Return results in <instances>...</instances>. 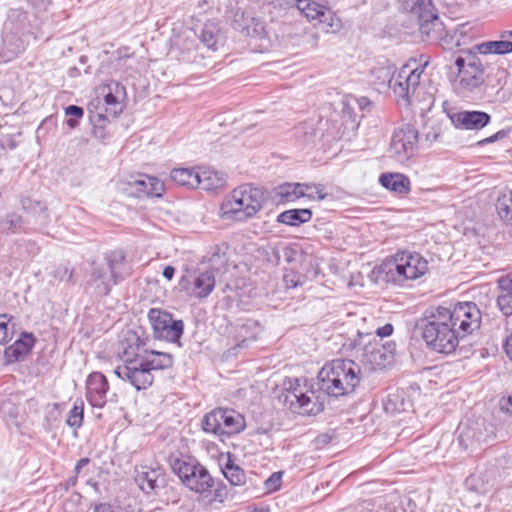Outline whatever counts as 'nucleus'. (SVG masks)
<instances>
[{
  "label": "nucleus",
  "mask_w": 512,
  "mask_h": 512,
  "mask_svg": "<svg viewBox=\"0 0 512 512\" xmlns=\"http://www.w3.org/2000/svg\"><path fill=\"white\" fill-rule=\"evenodd\" d=\"M0 145L3 149L13 150L17 147L18 143L15 140L14 135H5L0 141Z\"/></svg>",
  "instance_id": "nucleus-58"
},
{
  "label": "nucleus",
  "mask_w": 512,
  "mask_h": 512,
  "mask_svg": "<svg viewBox=\"0 0 512 512\" xmlns=\"http://www.w3.org/2000/svg\"><path fill=\"white\" fill-rule=\"evenodd\" d=\"M500 293L497 297V305L500 311L506 315H512V273L498 280Z\"/></svg>",
  "instance_id": "nucleus-31"
},
{
  "label": "nucleus",
  "mask_w": 512,
  "mask_h": 512,
  "mask_svg": "<svg viewBox=\"0 0 512 512\" xmlns=\"http://www.w3.org/2000/svg\"><path fill=\"white\" fill-rule=\"evenodd\" d=\"M105 261L114 278V283H119L124 279L123 270L126 265V255L122 250H114L105 254Z\"/></svg>",
  "instance_id": "nucleus-32"
},
{
  "label": "nucleus",
  "mask_w": 512,
  "mask_h": 512,
  "mask_svg": "<svg viewBox=\"0 0 512 512\" xmlns=\"http://www.w3.org/2000/svg\"><path fill=\"white\" fill-rule=\"evenodd\" d=\"M84 419V402L81 399L75 401L73 408L69 411L66 424L74 429L82 426Z\"/></svg>",
  "instance_id": "nucleus-45"
},
{
  "label": "nucleus",
  "mask_w": 512,
  "mask_h": 512,
  "mask_svg": "<svg viewBox=\"0 0 512 512\" xmlns=\"http://www.w3.org/2000/svg\"><path fill=\"white\" fill-rule=\"evenodd\" d=\"M169 462L172 471L189 490L198 494L211 492L215 485L214 478L197 459L179 453L172 454Z\"/></svg>",
  "instance_id": "nucleus-5"
},
{
  "label": "nucleus",
  "mask_w": 512,
  "mask_h": 512,
  "mask_svg": "<svg viewBox=\"0 0 512 512\" xmlns=\"http://www.w3.org/2000/svg\"><path fill=\"white\" fill-rule=\"evenodd\" d=\"M201 427L205 433L223 439L242 432L246 427V421L245 417L238 411L219 407L203 416Z\"/></svg>",
  "instance_id": "nucleus-8"
},
{
  "label": "nucleus",
  "mask_w": 512,
  "mask_h": 512,
  "mask_svg": "<svg viewBox=\"0 0 512 512\" xmlns=\"http://www.w3.org/2000/svg\"><path fill=\"white\" fill-rule=\"evenodd\" d=\"M283 391L278 395V401L293 413L301 415H317L324 410V403L318 401L314 392L311 396L303 391L301 380L298 378L284 381Z\"/></svg>",
  "instance_id": "nucleus-9"
},
{
  "label": "nucleus",
  "mask_w": 512,
  "mask_h": 512,
  "mask_svg": "<svg viewBox=\"0 0 512 512\" xmlns=\"http://www.w3.org/2000/svg\"><path fill=\"white\" fill-rule=\"evenodd\" d=\"M424 67L411 69L409 65H404L397 74L394 82L393 91L396 96L409 101L410 96L414 94L420 84V77Z\"/></svg>",
  "instance_id": "nucleus-17"
},
{
  "label": "nucleus",
  "mask_w": 512,
  "mask_h": 512,
  "mask_svg": "<svg viewBox=\"0 0 512 512\" xmlns=\"http://www.w3.org/2000/svg\"><path fill=\"white\" fill-rule=\"evenodd\" d=\"M148 318L156 339L177 344L179 347L182 346L180 341L184 332L182 320H175L171 313L157 308L150 309Z\"/></svg>",
  "instance_id": "nucleus-14"
},
{
  "label": "nucleus",
  "mask_w": 512,
  "mask_h": 512,
  "mask_svg": "<svg viewBox=\"0 0 512 512\" xmlns=\"http://www.w3.org/2000/svg\"><path fill=\"white\" fill-rule=\"evenodd\" d=\"M475 48L480 54L483 55H504L512 52V41L503 39L497 41H487L476 45Z\"/></svg>",
  "instance_id": "nucleus-38"
},
{
  "label": "nucleus",
  "mask_w": 512,
  "mask_h": 512,
  "mask_svg": "<svg viewBox=\"0 0 512 512\" xmlns=\"http://www.w3.org/2000/svg\"><path fill=\"white\" fill-rule=\"evenodd\" d=\"M199 185L203 190L212 191L221 188L226 183L224 173L214 170H202L199 172Z\"/></svg>",
  "instance_id": "nucleus-37"
},
{
  "label": "nucleus",
  "mask_w": 512,
  "mask_h": 512,
  "mask_svg": "<svg viewBox=\"0 0 512 512\" xmlns=\"http://www.w3.org/2000/svg\"><path fill=\"white\" fill-rule=\"evenodd\" d=\"M331 440V435H329L328 433H322L315 438L314 443L318 449H321L325 447L327 444H329Z\"/></svg>",
  "instance_id": "nucleus-60"
},
{
  "label": "nucleus",
  "mask_w": 512,
  "mask_h": 512,
  "mask_svg": "<svg viewBox=\"0 0 512 512\" xmlns=\"http://www.w3.org/2000/svg\"><path fill=\"white\" fill-rule=\"evenodd\" d=\"M262 203V190L246 184L233 190L231 197L221 204V211L223 216L231 215L242 221L254 216L262 208Z\"/></svg>",
  "instance_id": "nucleus-7"
},
{
  "label": "nucleus",
  "mask_w": 512,
  "mask_h": 512,
  "mask_svg": "<svg viewBox=\"0 0 512 512\" xmlns=\"http://www.w3.org/2000/svg\"><path fill=\"white\" fill-rule=\"evenodd\" d=\"M313 213L308 208L289 209L277 216V222L288 226H300L312 219Z\"/></svg>",
  "instance_id": "nucleus-34"
},
{
  "label": "nucleus",
  "mask_w": 512,
  "mask_h": 512,
  "mask_svg": "<svg viewBox=\"0 0 512 512\" xmlns=\"http://www.w3.org/2000/svg\"><path fill=\"white\" fill-rule=\"evenodd\" d=\"M265 260L271 266H278L281 263V249L280 245L270 246L264 250Z\"/></svg>",
  "instance_id": "nucleus-51"
},
{
  "label": "nucleus",
  "mask_w": 512,
  "mask_h": 512,
  "mask_svg": "<svg viewBox=\"0 0 512 512\" xmlns=\"http://www.w3.org/2000/svg\"><path fill=\"white\" fill-rule=\"evenodd\" d=\"M72 276L73 272L67 266H59L55 270V277H57L60 281L71 282Z\"/></svg>",
  "instance_id": "nucleus-57"
},
{
  "label": "nucleus",
  "mask_w": 512,
  "mask_h": 512,
  "mask_svg": "<svg viewBox=\"0 0 512 512\" xmlns=\"http://www.w3.org/2000/svg\"><path fill=\"white\" fill-rule=\"evenodd\" d=\"M408 403L405 401L402 392L389 393L383 401V408L386 413L395 414L406 410Z\"/></svg>",
  "instance_id": "nucleus-41"
},
{
  "label": "nucleus",
  "mask_w": 512,
  "mask_h": 512,
  "mask_svg": "<svg viewBox=\"0 0 512 512\" xmlns=\"http://www.w3.org/2000/svg\"><path fill=\"white\" fill-rule=\"evenodd\" d=\"M134 480L146 494L157 493L167 483L166 474L160 467L141 466L135 470Z\"/></svg>",
  "instance_id": "nucleus-18"
},
{
  "label": "nucleus",
  "mask_w": 512,
  "mask_h": 512,
  "mask_svg": "<svg viewBox=\"0 0 512 512\" xmlns=\"http://www.w3.org/2000/svg\"><path fill=\"white\" fill-rule=\"evenodd\" d=\"M496 210L501 220L512 226V191L502 194L496 202Z\"/></svg>",
  "instance_id": "nucleus-40"
},
{
  "label": "nucleus",
  "mask_w": 512,
  "mask_h": 512,
  "mask_svg": "<svg viewBox=\"0 0 512 512\" xmlns=\"http://www.w3.org/2000/svg\"><path fill=\"white\" fill-rule=\"evenodd\" d=\"M282 477V471L272 473L264 482L266 490L269 492H275L279 490L282 483Z\"/></svg>",
  "instance_id": "nucleus-52"
},
{
  "label": "nucleus",
  "mask_w": 512,
  "mask_h": 512,
  "mask_svg": "<svg viewBox=\"0 0 512 512\" xmlns=\"http://www.w3.org/2000/svg\"><path fill=\"white\" fill-rule=\"evenodd\" d=\"M293 183H283L275 189V197L279 203H289L294 201Z\"/></svg>",
  "instance_id": "nucleus-49"
},
{
  "label": "nucleus",
  "mask_w": 512,
  "mask_h": 512,
  "mask_svg": "<svg viewBox=\"0 0 512 512\" xmlns=\"http://www.w3.org/2000/svg\"><path fill=\"white\" fill-rule=\"evenodd\" d=\"M452 124L457 129L480 130L486 127L490 121V114L483 111H459L449 115Z\"/></svg>",
  "instance_id": "nucleus-22"
},
{
  "label": "nucleus",
  "mask_w": 512,
  "mask_h": 512,
  "mask_svg": "<svg viewBox=\"0 0 512 512\" xmlns=\"http://www.w3.org/2000/svg\"><path fill=\"white\" fill-rule=\"evenodd\" d=\"M457 77L454 88L458 94L468 97L481 90L485 83V67L477 53L467 50L455 59Z\"/></svg>",
  "instance_id": "nucleus-6"
},
{
  "label": "nucleus",
  "mask_w": 512,
  "mask_h": 512,
  "mask_svg": "<svg viewBox=\"0 0 512 512\" xmlns=\"http://www.w3.org/2000/svg\"><path fill=\"white\" fill-rule=\"evenodd\" d=\"M265 3L277 10L293 8L295 0H265Z\"/></svg>",
  "instance_id": "nucleus-56"
},
{
  "label": "nucleus",
  "mask_w": 512,
  "mask_h": 512,
  "mask_svg": "<svg viewBox=\"0 0 512 512\" xmlns=\"http://www.w3.org/2000/svg\"><path fill=\"white\" fill-rule=\"evenodd\" d=\"M328 193L326 192L323 184L307 183V189H305V198L311 201H322L326 199Z\"/></svg>",
  "instance_id": "nucleus-48"
},
{
  "label": "nucleus",
  "mask_w": 512,
  "mask_h": 512,
  "mask_svg": "<svg viewBox=\"0 0 512 512\" xmlns=\"http://www.w3.org/2000/svg\"><path fill=\"white\" fill-rule=\"evenodd\" d=\"M89 283L92 284L97 290V293L102 296L108 295L112 286L118 284L114 283V278H111V274L107 275L103 267H95L92 270Z\"/></svg>",
  "instance_id": "nucleus-35"
},
{
  "label": "nucleus",
  "mask_w": 512,
  "mask_h": 512,
  "mask_svg": "<svg viewBox=\"0 0 512 512\" xmlns=\"http://www.w3.org/2000/svg\"><path fill=\"white\" fill-rule=\"evenodd\" d=\"M503 348L508 358L512 362V333L508 335L503 343Z\"/></svg>",
  "instance_id": "nucleus-63"
},
{
  "label": "nucleus",
  "mask_w": 512,
  "mask_h": 512,
  "mask_svg": "<svg viewBox=\"0 0 512 512\" xmlns=\"http://www.w3.org/2000/svg\"><path fill=\"white\" fill-rule=\"evenodd\" d=\"M442 311L461 339L480 329L482 313L475 302H457L452 308L442 307Z\"/></svg>",
  "instance_id": "nucleus-12"
},
{
  "label": "nucleus",
  "mask_w": 512,
  "mask_h": 512,
  "mask_svg": "<svg viewBox=\"0 0 512 512\" xmlns=\"http://www.w3.org/2000/svg\"><path fill=\"white\" fill-rule=\"evenodd\" d=\"M294 7L308 20H318L324 24L327 32H336L341 28V21L334 18L332 12L324 5L312 0H295Z\"/></svg>",
  "instance_id": "nucleus-15"
},
{
  "label": "nucleus",
  "mask_w": 512,
  "mask_h": 512,
  "mask_svg": "<svg viewBox=\"0 0 512 512\" xmlns=\"http://www.w3.org/2000/svg\"><path fill=\"white\" fill-rule=\"evenodd\" d=\"M179 286L188 295L198 299L206 298L215 287V276L211 271H205L194 276H182Z\"/></svg>",
  "instance_id": "nucleus-16"
},
{
  "label": "nucleus",
  "mask_w": 512,
  "mask_h": 512,
  "mask_svg": "<svg viewBox=\"0 0 512 512\" xmlns=\"http://www.w3.org/2000/svg\"><path fill=\"white\" fill-rule=\"evenodd\" d=\"M108 89V93L104 96V102L106 105L105 111L116 118L124 109V105L120 98L125 95V88L120 83L113 82L108 85Z\"/></svg>",
  "instance_id": "nucleus-29"
},
{
  "label": "nucleus",
  "mask_w": 512,
  "mask_h": 512,
  "mask_svg": "<svg viewBox=\"0 0 512 512\" xmlns=\"http://www.w3.org/2000/svg\"><path fill=\"white\" fill-rule=\"evenodd\" d=\"M351 347L362 351V361L371 366V369H382L394 360L395 343H382L371 333L357 331V338L352 340Z\"/></svg>",
  "instance_id": "nucleus-10"
},
{
  "label": "nucleus",
  "mask_w": 512,
  "mask_h": 512,
  "mask_svg": "<svg viewBox=\"0 0 512 512\" xmlns=\"http://www.w3.org/2000/svg\"><path fill=\"white\" fill-rule=\"evenodd\" d=\"M203 49L206 51H216L220 39V28L217 23L208 21L202 26L198 35Z\"/></svg>",
  "instance_id": "nucleus-33"
},
{
  "label": "nucleus",
  "mask_w": 512,
  "mask_h": 512,
  "mask_svg": "<svg viewBox=\"0 0 512 512\" xmlns=\"http://www.w3.org/2000/svg\"><path fill=\"white\" fill-rule=\"evenodd\" d=\"M261 328L257 321L246 319L239 321L235 326V339L239 340L234 349L245 348L248 342L255 341Z\"/></svg>",
  "instance_id": "nucleus-28"
},
{
  "label": "nucleus",
  "mask_w": 512,
  "mask_h": 512,
  "mask_svg": "<svg viewBox=\"0 0 512 512\" xmlns=\"http://www.w3.org/2000/svg\"><path fill=\"white\" fill-rule=\"evenodd\" d=\"M94 512H116V510L108 503H99L94 506Z\"/></svg>",
  "instance_id": "nucleus-64"
},
{
  "label": "nucleus",
  "mask_w": 512,
  "mask_h": 512,
  "mask_svg": "<svg viewBox=\"0 0 512 512\" xmlns=\"http://www.w3.org/2000/svg\"><path fill=\"white\" fill-rule=\"evenodd\" d=\"M393 325L390 323L385 324L384 326L378 328L376 330V338L380 337L379 339L382 340L383 337H388L393 333Z\"/></svg>",
  "instance_id": "nucleus-61"
},
{
  "label": "nucleus",
  "mask_w": 512,
  "mask_h": 512,
  "mask_svg": "<svg viewBox=\"0 0 512 512\" xmlns=\"http://www.w3.org/2000/svg\"><path fill=\"white\" fill-rule=\"evenodd\" d=\"M511 131H512L511 128L501 129L498 132H496L495 134L491 135L490 137H487V138L479 141L478 145L483 146V145L494 143L496 141L507 138L510 135Z\"/></svg>",
  "instance_id": "nucleus-53"
},
{
  "label": "nucleus",
  "mask_w": 512,
  "mask_h": 512,
  "mask_svg": "<svg viewBox=\"0 0 512 512\" xmlns=\"http://www.w3.org/2000/svg\"><path fill=\"white\" fill-rule=\"evenodd\" d=\"M232 25L235 30L249 37L262 38L266 34L264 22L245 11L235 12Z\"/></svg>",
  "instance_id": "nucleus-24"
},
{
  "label": "nucleus",
  "mask_w": 512,
  "mask_h": 512,
  "mask_svg": "<svg viewBox=\"0 0 512 512\" xmlns=\"http://www.w3.org/2000/svg\"><path fill=\"white\" fill-rule=\"evenodd\" d=\"M442 316V306L430 307L425 310L417 325L428 348L438 353L451 354L461 338L450 321Z\"/></svg>",
  "instance_id": "nucleus-2"
},
{
  "label": "nucleus",
  "mask_w": 512,
  "mask_h": 512,
  "mask_svg": "<svg viewBox=\"0 0 512 512\" xmlns=\"http://www.w3.org/2000/svg\"><path fill=\"white\" fill-rule=\"evenodd\" d=\"M91 122L93 124V135L94 137L104 140L108 137V133L105 130V122L107 120L106 115L101 113H97L95 115L90 116Z\"/></svg>",
  "instance_id": "nucleus-47"
},
{
  "label": "nucleus",
  "mask_w": 512,
  "mask_h": 512,
  "mask_svg": "<svg viewBox=\"0 0 512 512\" xmlns=\"http://www.w3.org/2000/svg\"><path fill=\"white\" fill-rule=\"evenodd\" d=\"M401 251L386 258L378 266V276L386 283L402 285L407 281V274L402 262Z\"/></svg>",
  "instance_id": "nucleus-19"
},
{
  "label": "nucleus",
  "mask_w": 512,
  "mask_h": 512,
  "mask_svg": "<svg viewBox=\"0 0 512 512\" xmlns=\"http://www.w3.org/2000/svg\"><path fill=\"white\" fill-rule=\"evenodd\" d=\"M36 338L32 333L23 332L19 339L6 347L4 356L9 363L17 362L27 356L34 347Z\"/></svg>",
  "instance_id": "nucleus-26"
},
{
  "label": "nucleus",
  "mask_w": 512,
  "mask_h": 512,
  "mask_svg": "<svg viewBox=\"0 0 512 512\" xmlns=\"http://www.w3.org/2000/svg\"><path fill=\"white\" fill-rule=\"evenodd\" d=\"M362 379L360 366L349 359H335L318 373L319 389L331 397L351 394Z\"/></svg>",
  "instance_id": "nucleus-3"
},
{
  "label": "nucleus",
  "mask_w": 512,
  "mask_h": 512,
  "mask_svg": "<svg viewBox=\"0 0 512 512\" xmlns=\"http://www.w3.org/2000/svg\"><path fill=\"white\" fill-rule=\"evenodd\" d=\"M128 184L137 198L162 197L165 192V185L160 179L145 174L139 175Z\"/></svg>",
  "instance_id": "nucleus-23"
},
{
  "label": "nucleus",
  "mask_w": 512,
  "mask_h": 512,
  "mask_svg": "<svg viewBox=\"0 0 512 512\" xmlns=\"http://www.w3.org/2000/svg\"><path fill=\"white\" fill-rule=\"evenodd\" d=\"M222 472L231 485L243 486L246 484L245 471L240 466L236 465L230 456L222 468Z\"/></svg>",
  "instance_id": "nucleus-39"
},
{
  "label": "nucleus",
  "mask_w": 512,
  "mask_h": 512,
  "mask_svg": "<svg viewBox=\"0 0 512 512\" xmlns=\"http://www.w3.org/2000/svg\"><path fill=\"white\" fill-rule=\"evenodd\" d=\"M281 249V259H284V261L288 264H291L296 261L297 259V251L289 246V245H280Z\"/></svg>",
  "instance_id": "nucleus-54"
},
{
  "label": "nucleus",
  "mask_w": 512,
  "mask_h": 512,
  "mask_svg": "<svg viewBox=\"0 0 512 512\" xmlns=\"http://www.w3.org/2000/svg\"><path fill=\"white\" fill-rule=\"evenodd\" d=\"M395 67L393 65L387 64L381 67H376L372 70V74L377 79L378 83L382 86H388L393 89L395 82Z\"/></svg>",
  "instance_id": "nucleus-43"
},
{
  "label": "nucleus",
  "mask_w": 512,
  "mask_h": 512,
  "mask_svg": "<svg viewBox=\"0 0 512 512\" xmlns=\"http://www.w3.org/2000/svg\"><path fill=\"white\" fill-rule=\"evenodd\" d=\"M31 33L28 30V14L20 10H11L3 25L0 57L11 61L23 53L29 43Z\"/></svg>",
  "instance_id": "nucleus-4"
},
{
  "label": "nucleus",
  "mask_w": 512,
  "mask_h": 512,
  "mask_svg": "<svg viewBox=\"0 0 512 512\" xmlns=\"http://www.w3.org/2000/svg\"><path fill=\"white\" fill-rule=\"evenodd\" d=\"M500 410L512 416V393L508 397H503L499 402Z\"/></svg>",
  "instance_id": "nucleus-59"
},
{
  "label": "nucleus",
  "mask_w": 512,
  "mask_h": 512,
  "mask_svg": "<svg viewBox=\"0 0 512 512\" xmlns=\"http://www.w3.org/2000/svg\"><path fill=\"white\" fill-rule=\"evenodd\" d=\"M14 317L8 314H0V344L8 343L15 332Z\"/></svg>",
  "instance_id": "nucleus-44"
},
{
  "label": "nucleus",
  "mask_w": 512,
  "mask_h": 512,
  "mask_svg": "<svg viewBox=\"0 0 512 512\" xmlns=\"http://www.w3.org/2000/svg\"><path fill=\"white\" fill-rule=\"evenodd\" d=\"M419 132L412 124L397 127L391 137L389 153L399 163L410 160L417 152Z\"/></svg>",
  "instance_id": "nucleus-13"
},
{
  "label": "nucleus",
  "mask_w": 512,
  "mask_h": 512,
  "mask_svg": "<svg viewBox=\"0 0 512 512\" xmlns=\"http://www.w3.org/2000/svg\"><path fill=\"white\" fill-rule=\"evenodd\" d=\"M1 226L12 234L19 233L24 228V220L20 215L11 213L2 220Z\"/></svg>",
  "instance_id": "nucleus-46"
},
{
  "label": "nucleus",
  "mask_w": 512,
  "mask_h": 512,
  "mask_svg": "<svg viewBox=\"0 0 512 512\" xmlns=\"http://www.w3.org/2000/svg\"><path fill=\"white\" fill-rule=\"evenodd\" d=\"M109 390L107 378L100 372L91 373L86 380V399L91 406L103 408Z\"/></svg>",
  "instance_id": "nucleus-20"
},
{
  "label": "nucleus",
  "mask_w": 512,
  "mask_h": 512,
  "mask_svg": "<svg viewBox=\"0 0 512 512\" xmlns=\"http://www.w3.org/2000/svg\"><path fill=\"white\" fill-rule=\"evenodd\" d=\"M145 346V341L135 331L128 330L119 346V356L123 364L114 369L120 379L130 383L138 391L153 385L155 372L170 369L174 364L172 354Z\"/></svg>",
  "instance_id": "nucleus-1"
},
{
  "label": "nucleus",
  "mask_w": 512,
  "mask_h": 512,
  "mask_svg": "<svg viewBox=\"0 0 512 512\" xmlns=\"http://www.w3.org/2000/svg\"><path fill=\"white\" fill-rule=\"evenodd\" d=\"M403 267L408 280H415L428 271V261L417 252L401 251Z\"/></svg>",
  "instance_id": "nucleus-27"
},
{
  "label": "nucleus",
  "mask_w": 512,
  "mask_h": 512,
  "mask_svg": "<svg viewBox=\"0 0 512 512\" xmlns=\"http://www.w3.org/2000/svg\"><path fill=\"white\" fill-rule=\"evenodd\" d=\"M65 114L67 116L74 117L66 120V124L73 129L78 125L77 119L83 117L84 109L77 105H69L65 108Z\"/></svg>",
  "instance_id": "nucleus-50"
},
{
  "label": "nucleus",
  "mask_w": 512,
  "mask_h": 512,
  "mask_svg": "<svg viewBox=\"0 0 512 512\" xmlns=\"http://www.w3.org/2000/svg\"><path fill=\"white\" fill-rule=\"evenodd\" d=\"M23 210L38 214L40 224H47L49 221V215L47 213V207L40 201H34L31 198H24L21 200Z\"/></svg>",
  "instance_id": "nucleus-42"
},
{
  "label": "nucleus",
  "mask_w": 512,
  "mask_h": 512,
  "mask_svg": "<svg viewBox=\"0 0 512 512\" xmlns=\"http://www.w3.org/2000/svg\"><path fill=\"white\" fill-rule=\"evenodd\" d=\"M380 184L399 195H406L410 192V179L400 173H383L379 177Z\"/></svg>",
  "instance_id": "nucleus-30"
},
{
  "label": "nucleus",
  "mask_w": 512,
  "mask_h": 512,
  "mask_svg": "<svg viewBox=\"0 0 512 512\" xmlns=\"http://www.w3.org/2000/svg\"><path fill=\"white\" fill-rule=\"evenodd\" d=\"M402 7L417 20L422 36L433 41L443 37L444 24L432 0H402Z\"/></svg>",
  "instance_id": "nucleus-11"
},
{
  "label": "nucleus",
  "mask_w": 512,
  "mask_h": 512,
  "mask_svg": "<svg viewBox=\"0 0 512 512\" xmlns=\"http://www.w3.org/2000/svg\"><path fill=\"white\" fill-rule=\"evenodd\" d=\"M484 427V421H470L466 426L460 427L458 441L464 450L473 449L487 441V433Z\"/></svg>",
  "instance_id": "nucleus-25"
},
{
  "label": "nucleus",
  "mask_w": 512,
  "mask_h": 512,
  "mask_svg": "<svg viewBox=\"0 0 512 512\" xmlns=\"http://www.w3.org/2000/svg\"><path fill=\"white\" fill-rule=\"evenodd\" d=\"M171 180L180 186L196 188L199 185V172L190 168H174L170 173Z\"/></svg>",
  "instance_id": "nucleus-36"
},
{
  "label": "nucleus",
  "mask_w": 512,
  "mask_h": 512,
  "mask_svg": "<svg viewBox=\"0 0 512 512\" xmlns=\"http://www.w3.org/2000/svg\"><path fill=\"white\" fill-rule=\"evenodd\" d=\"M176 53V58L183 63L196 64L206 67V55L203 47L199 46L195 39L183 38L172 49Z\"/></svg>",
  "instance_id": "nucleus-21"
},
{
  "label": "nucleus",
  "mask_w": 512,
  "mask_h": 512,
  "mask_svg": "<svg viewBox=\"0 0 512 512\" xmlns=\"http://www.w3.org/2000/svg\"><path fill=\"white\" fill-rule=\"evenodd\" d=\"M305 189H307V183H293L294 201L305 198Z\"/></svg>",
  "instance_id": "nucleus-62"
},
{
  "label": "nucleus",
  "mask_w": 512,
  "mask_h": 512,
  "mask_svg": "<svg viewBox=\"0 0 512 512\" xmlns=\"http://www.w3.org/2000/svg\"><path fill=\"white\" fill-rule=\"evenodd\" d=\"M214 494H213V501L223 503L228 497V488L227 486L221 482L218 483L216 486L214 485Z\"/></svg>",
  "instance_id": "nucleus-55"
}]
</instances>
